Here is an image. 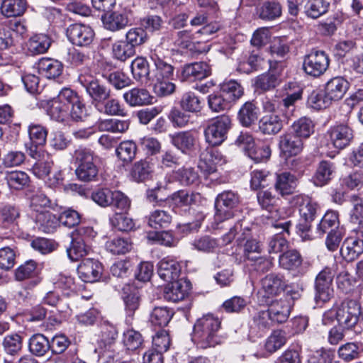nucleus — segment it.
I'll return each instance as SVG.
<instances>
[{
  "label": "nucleus",
  "instance_id": "bf43d9fd",
  "mask_svg": "<svg viewBox=\"0 0 363 363\" xmlns=\"http://www.w3.org/2000/svg\"><path fill=\"white\" fill-rule=\"evenodd\" d=\"M173 315V311L167 307H155L150 314V320L154 325L164 327L172 319Z\"/></svg>",
  "mask_w": 363,
  "mask_h": 363
},
{
  "label": "nucleus",
  "instance_id": "338daca9",
  "mask_svg": "<svg viewBox=\"0 0 363 363\" xmlns=\"http://www.w3.org/2000/svg\"><path fill=\"white\" fill-rule=\"evenodd\" d=\"M131 245L128 239L123 238H114L106 242V248L113 255H121L128 252Z\"/></svg>",
  "mask_w": 363,
  "mask_h": 363
},
{
  "label": "nucleus",
  "instance_id": "f8f14e48",
  "mask_svg": "<svg viewBox=\"0 0 363 363\" xmlns=\"http://www.w3.org/2000/svg\"><path fill=\"white\" fill-rule=\"evenodd\" d=\"M220 29V26L217 23H214L202 27L194 33H191L188 30H180L177 32L174 43L181 48H189L192 40L198 39L199 35L203 37L201 40H208V37L216 33Z\"/></svg>",
  "mask_w": 363,
  "mask_h": 363
},
{
  "label": "nucleus",
  "instance_id": "c9c22d12",
  "mask_svg": "<svg viewBox=\"0 0 363 363\" xmlns=\"http://www.w3.org/2000/svg\"><path fill=\"white\" fill-rule=\"evenodd\" d=\"M35 221L38 230L45 233H53L59 223L58 218L48 211H42L36 213Z\"/></svg>",
  "mask_w": 363,
  "mask_h": 363
},
{
  "label": "nucleus",
  "instance_id": "cd10ccee",
  "mask_svg": "<svg viewBox=\"0 0 363 363\" xmlns=\"http://www.w3.org/2000/svg\"><path fill=\"white\" fill-rule=\"evenodd\" d=\"M347 238L340 247V255L347 262H352L357 259L363 252V239Z\"/></svg>",
  "mask_w": 363,
  "mask_h": 363
},
{
  "label": "nucleus",
  "instance_id": "1a4fd4ad",
  "mask_svg": "<svg viewBox=\"0 0 363 363\" xmlns=\"http://www.w3.org/2000/svg\"><path fill=\"white\" fill-rule=\"evenodd\" d=\"M329 65V57L324 51L312 50L305 56L303 69L308 75L318 77L325 72Z\"/></svg>",
  "mask_w": 363,
  "mask_h": 363
},
{
  "label": "nucleus",
  "instance_id": "e2e57ef3",
  "mask_svg": "<svg viewBox=\"0 0 363 363\" xmlns=\"http://www.w3.org/2000/svg\"><path fill=\"white\" fill-rule=\"evenodd\" d=\"M54 285L55 289L61 290L65 296H70L77 289L74 279L64 274L57 276L54 281Z\"/></svg>",
  "mask_w": 363,
  "mask_h": 363
},
{
  "label": "nucleus",
  "instance_id": "ea45409f",
  "mask_svg": "<svg viewBox=\"0 0 363 363\" xmlns=\"http://www.w3.org/2000/svg\"><path fill=\"white\" fill-rule=\"evenodd\" d=\"M315 125L313 121L307 117H301L295 121L290 127V132L303 139L308 138L314 133Z\"/></svg>",
  "mask_w": 363,
  "mask_h": 363
},
{
  "label": "nucleus",
  "instance_id": "c85d7f7f",
  "mask_svg": "<svg viewBox=\"0 0 363 363\" xmlns=\"http://www.w3.org/2000/svg\"><path fill=\"white\" fill-rule=\"evenodd\" d=\"M169 283L164 288V298L172 302H178L184 299L189 289L187 283L182 279H177Z\"/></svg>",
  "mask_w": 363,
  "mask_h": 363
},
{
  "label": "nucleus",
  "instance_id": "0e129e2a",
  "mask_svg": "<svg viewBox=\"0 0 363 363\" xmlns=\"http://www.w3.org/2000/svg\"><path fill=\"white\" fill-rule=\"evenodd\" d=\"M362 351L361 345L356 342H348L339 348L338 354L341 359L350 362L359 358Z\"/></svg>",
  "mask_w": 363,
  "mask_h": 363
},
{
  "label": "nucleus",
  "instance_id": "412c9836",
  "mask_svg": "<svg viewBox=\"0 0 363 363\" xmlns=\"http://www.w3.org/2000/svg\"><path fill=\"white\" fill-rule=\"evenodd\" d=\"M303 141L290 131L279 137V147L281 153L286 157L298 155L303 150Z\"/></svg>",
  "mask_w": 363,
  "mask_h": 363
},
{
  "label": "nucleus",
  "instance_id": "dca6fc26",
  "mask_svg": "<svg viewBox=\"0 0 363 363\" xmlns=\"http://www.w3.org/2000/svg\"><path fill=\"white\" fill-rule=\"evenodd\" d=\"M285 287L286 282L282 275L272 273L267 275L262 279V287L258 292L259 301L280 294Z\"/></svg>",
  "mask_w": 363,
  "mask_h": 363
},
{
  "label": "nucleus",
  "instance_id": "2f4dec72",
  "mask_svg": "<svg viewBox=\"0 0 363 363\" xmlns=\"http://www.w3.org/2000/svg\"><path fill=\"white\" fill-rule=\"evenodd\" d=\"M297 185L296 177L289 172L277 173L274 184L275 189L281 196L289 195L294 192Z\"/></svg>",
  "mask_w": 363,
  "mask_h": 363
},
{
  "label": "nucleus",
  "instance_id": "de8ad7c7",
  "mask_svg": "<svg viewBox=\"0 0 363 363\" xmlns=\"http://www.w3.org/2000/svg\"><path fill=\"white\" fill-rule=\"evenodd\" d=\"M71 238L70 246L67 249V252L70 259L77 261L89 253L91 247L89 243L81 238Z\"/></svg>",
  "mask_w": 363,
  "mask_h": 363
},
{
  "label": "nucleus",
  "instance_id": "aec40b11",
  "mask_svg": "<svg viewBox=\"0 0 363 363\" xmlns=\"http://www.w3.org/2000/svg\"><path fill=\"white\" fill-rule=\"evenodd\" d=\"M181 271L182 267L179 262L171 257H164L157 264V274L167 282L178 279Z\"/></svg>",
  "mask_w": 363,
  "mask_h": 363
},
{
  "label": "nucleus",
  "instance_id": "052dcab7",
  "mask_svg": "<svg viewBox=\"0 0 363 363\" xmlns=\"http://www.w3.org/2000/svg\"><path fill=\"white\" fill-rule=\"evenodd\" d=\"M5 179L8 185L14 189H22L28 186L30 182L28 175L22 171L8 172L6 174Z\"/></svg>",
  "mask_w": 363,
  "mask_h": 363
},
{
  "label": "nucleus",
  "instance_id": "603ef678",
  "mask_svg": "<svg viewBox=\"0 0 363 363\" xmlns=\"http://www.w3.org/2000/svg\"><path fill=\"white\" fill-rule=\"evenodd\" d=\"M339 226L338 213L334 211H327L320 222L319 223L317 230L322 235L325 233H329V231L335 232Z\"/></svg>",
  "mask_w": 363,
  "mask_h": 363
},
{
  "label": "nucleus",
  "instance_id": "7ed1b4c3",
  "mask_svg": "<svg viewBox=\"0 0 363 363\" xmlns=\"http://www.w3.org/2000/svg\"><path fill=\"white\" fill-rule=\"evenodd\" d=\"M74 159L77 164L75 174L79 180L87 182L96 178L99 170L93 151L86 147H79L74 151Z\"/></svg>",
  "mask_w": 363,
  "mask_h": 363
},
{
  "label": "nucleus",
  "instance_id": "a18cd8bd",
  "mask_svg": "<svg viewBox=\"0 0 363 363\" xmlns=\"http://www.w3.org/2000/svg\"><path fill=\"white\" fill-rule=\"evenodd\" d=\"M26 8V0H2L0 9L6 17H16L23 14Z\"/></svg>",
  "mask_w": 363,
  "mask_h": 363
},
{
  "label": "nucleus",
  "instance_id": "6e6552de",
  "mask_svg": "<svg viewBox=\"0 0 363 363\" xmlns=\"http://www.w3.org/2000/svg\"><path fill=\"white\" fill-rule=\"evenodd\" d=\"M239 195L231 190L219 194L215 201L216 212L215 220L218 222L230 219L234 216L233 209L239 204Z\"/></svg>",
  "mask_w": 363,
  "mask_h": 363
},
{
  "label": "nucleus",
  "instance_id": "4c0bfd02",
  "mask_svg": "<svg viewBox=\"0 0 363 363\" xmlns=\"http://www.w3.org/2000/svg\"><path fill=\"white\" fill-rule=\"evenodd\" d=\"M283 128V122L277 114L265 115L259 121V129L264 135H276Z\"/></svg>",
  "mask_w": 363,
  "mask_h": 363
},
{
  "label": "nucleus",
  "instance_id": "0eeeda50",
  "mask_svg": "<svg viewBox=\"0 0 363 363\" xmlns=\"http://www.w3.org/2000/svg\"><path fill=\"white\" fill-rule=\"evenodd\" d=\"M242 223H236L232 228L230 229L229 232L223 236V240L225 244H228L234 239L236 233L239 230H243L241 235L238 238V240L241 242L245 240L243 244V254L248 259H253L254 257H251L253 253L260 254L262 252V245L260 242L255 238H249L250 229L247 227L242 228Z\"/></svg>",
  "mask_w": 363,
  "mask_h": 363
},
{
  "label": "nucleus",
  "instance_id": "09e8293b",
  "mask_svg": "<svg viewBox=\"0 0 363 363\" xmlns=\"http://www.w3.org/2000/svg\"><path fill=\"white\" fill-rule=\"evenodd\" d=\"M259 108L252 102H246L238 112V120L245 127L250 126L258 118Z\"/></svg>",
  "mask_w": 363,
  "mask_h": 363
},
{
  "label": "nucleus",
  "instance_id": "a878e982",
  "mask_svg": "<svg viewBox=\"0 0 363 363\" xmlns=\"http://www.w3.org/2000/svg\"><path fill=\"white\" fill-rule=\"evenodd\" d=\"M291 222H279L274 225L276 228L282 229L281 233H279L272 237L268 244V252L269 253H279L284 252L288 247V242L282 233L289 235V228Z\"/></svg>",
  "mask_w": 363,
  "mask_h": 363
},
{
  "label": "nucleus",
  "instance_id": "a19ab883",
  "mask_svg": "<svg viewBox=\"0 0 363 363\" xmlns=\"http://www.w3.org/2000/svg\"><path fill=\"white\" fill-rule=\"evenodd\" d=\"M302 257L296 250H289L279 255V266L286 270H295L302 264Z\"/></svg>",
  "mask_w": 363,
  "mask_h": 363
},
{
  "label": "nucleus",
  "instance_id": "49530a36",
  "mask_svg": "<svg viewBox=\"0 0 363 363\" xmlns=\"http://www.w3.org/2000/svg\"><path fill=\"white\" fill-rule=\"evenodd\" d=\"M281 82L279 75L273 72H269L257 76L255 79V86L263 91H269L277 87Z\"/></svg>",
  "mask_w": 363,
  "mask_h": 363
},
{
  "label": "nucleus",
  "instance_id": "4be33fe9",
  "mask_svg": "<svg viewBox=\"0 0 363 363\" xmlns=\"http://www.w3.org/2000/svg\"><path fill=\"white\" fill-rule=\"evenodd\" d=\"M350 87L349 82L343 77L331 78L325 85V91L333 103L342 99Z\"/></svg>",
  "mask_w": 363,
  "mask_h": 363
},
{
  "label": "nucleus",
  "instance_id": "9b49d317",
  "mask_svg": "<svg viewBox=\"0 0 363 363\" xmlns=\"http://www.w3.org/2000/svg\"><path fill=\"white\" fill-rule=\"evenodd\" d=\"M259 302L268 306L267 311L273 323L279 324L285 323L288 320L291 312V306L286 297L275 299L267 297L266 299L259 300Z\"/></svg>",
  "mask_w": 363,
  "mask_h": 363
},
{
  "label": "nucleus",
  "instance_id": "39448f33",
  "mask_svg": "<svg viewBox=\"0 0 363 363\" xmlns=\"http://www.w3.org/2000/svg\"><path fill=\"white\" fill-rule=\"evenodd\" d=\"M231 125V119L227 115H221L211 120L203 131L206 142L211 146L221 145L226 140Z\"/></svg>",
  "mask_w": 363,
  "mask_h": 363
},
{
  "label": "nucleus",
  "instance_id": "f704fd0d",
  "mask_svg": "<svg viewBox=\"0 0 363 363\" xmlns=\"http://www.w3.org/2000/svg\"><path fill=\"white\" fill-rule=\"evenodd\" d=\"M335 171L333 163L323 160L321 161L313 177V183L317 186H323L327 184L333 178Z\"/></svg>",
  "mask_w": 363,
  "mask_h": 363
},
{
  "label": "nucleus",
  "instance_id": "5701e85b",
  "mask_svg": "<svg viewBox=\"0 0 363 363\" xmlns=\"http://www.w3.org/2000/svg\"><path fill=\"white\" fill-rule=\"evenodd\" d=\"M123 99L130 106H143L152 104L154 96L145 88H133L123 94Z\"/></svg>",
  "mask_w": 363,
  "mask_h": 363
},
{
  "label": "nucleus",
  "instance_id": "79ce46f5",
  "mask_svg": "<svg viewBox=\"0 0 363 363\" xmlns=\"http://www.w3.org/2000/svg\"><path fill=\"white\" fill-rule=\"evenodd\" d=\"M171 142L178 150L186 153L193 149L195 137L190 131H182L172 135Z\"/></svg>",
  "mask_w": 363,
  "mask_h": 363
},
{
  "label": "nucleus",
  "instance_id": "5fc2aeb1",
  "mask_svg": "<svg viewBox=\"0 0 363 363\" xmlns=\"http://www.w3.org/2000/svg\"><path fill=\"white\" fill-rule=\"evenodd\" d=\"M152 172V164L147 159L135 162L131 170L132 178L135 182H143L148 179Z\"/></svg>",
  "mask_w": 363,
  "mask_h": 363
},
{
  "label": "nucleus",
  "instance_id": "f257e3e1",
  "mask_svg": "<svg viewBox=\"0 0 363 363\" xmlns=\"http://www.w3.org/2000/svg\"><path fill=\"white\" fill-rule=\"evenodd\" d=\"M45 108L52 120L60 123L79 121L86 116L85 105L69 88H63L56 97L48 101Z\"/></svg>",
  "mask_w": 363,
  "mask_h": 363
},
{
  "label": "nucleus",
  "instance_id": "8fccbe9b",
  "mask_svg": "<svg viewBox=\"0 0 363 363\" xmlns=\"http://www.w3.org/2000/svg\"><path fill=\"white\" fill-rule=\"evenodd\" d=\"M172 220V217L168 211L157 209L148 216L147 224L150 227L157 230L167 228Z\"/></svg>",
  "mask_w": 363,
  "mask_h": 363
},
{
  "label": "nucleus",
  "instance_id": "864d4df0",
  "mask_svg": "<svg viewBox=\"0 0 363 363\" xmlns=\"http://www.w3.org/2000/svg\"><path fill=\"white\" fill-rule=\"evenodd\" d=\"M129 125L128 121L111 118L99 121L98 128L101 131L123 133L129 128Z\"/></svg>",
  "mask_w": 363,
  "mask_h": 363
},
{
  "label": "nucleus",
  "instance_id": "4d7b16f0",
  "mask_svg": "<svg viewBox=\"0 0 363 363\" xmlns=\"http://www.w3.org/2000/svg\"><path fill=\"white\" fill-rule=\"evenodd\" d=\"M171 79L152 78L150 83L152 85L154 93L160 97L172 94L175 91L176 86L170 82Z\"/></svg>",
  "mask_w": 363,
  "mask_h": 363
},
{
  "label": "nucleus",
  "instance_id": "20e7f679",
  "mask_svg": "<svg viewBox=\"0 0 363 363\" xmlns=\"http://www.w3.org/2000/svg\"><path fill=\"white\" fill-rule=\"evenodd\" d=\"M91 199L101 207L113 206L122 211H126L130 206L129 199L123 192L106 187L93 191Z\"/></svg>",
  "mask_w": 363,
  "mask_h": 363
},
{
  "label": "nucleus",
  "instance_id": "f03ea898",
  "mask_svg": "<svg viewBox=\"0 0 363 363\" xmlns=\"http://www.w3.org/2000/svg\"><path fill=\"white\" fill-rule=\"evenodd\" d=\"M221 322L218 318L207 314L197 319L192 334V340L200 347H214L220 342L218 332Z\"/></svg>",
  "mask_w": 363,
  "mask_h": 363
},
{
  "label": "nucleus",
  "instance_id": "7c9ffc66",
  "mask_svg": "<svg viewBox=\"0 0 363 363\" xmlns=\"http://www.w3.org/2000/svg\"><path fill=\"white\" fill-rule=\"evenodd\" d=\"M63 65L57 60L43 57L38 63L39 73L48 79H56L63 71Z\"/></svg>",
  "mask_w": 363,
  "mask_h": 363
},
{
  "label": "nucleus",
  "instance_id": "6ab92c4d",
  "mask_svg": "<svg viewBox=\"0 0 363 363\" xmlns=\"http://www.w3.org/2000/svg\"><path fill=\"white\" fill-rule=\"evenodd\" d=\"M39 270L38 265L33 260H29L20 265L15 270V279L18 281H23L30 279L27 288L33 289L38 285L40 279L38 277Z\"/></svg>",
  "mask_w": 363,
  "mask_h": 363
},
{
  "label": "nucleus",
  "instance_id": "c03bdc74",
  "mask_svg": "<svg viewBox=\"0 0 363 363\" xmlns=\"http://www.w3.org/2000/svg\"><path fill=\"white\" fill-rule=\"evenodd\" d=\"M28 347L33 354L42 357L50 350V342L45 335L38 333L30 338Z\"/></svg>",
  "mask_w": 363,
  "mask_h": 363
},
{
  "label": "nucleus",
  "instance_id": "2eb2a0df",
  "mask_svg": "<svg viewBox=\"0 0 363 363\" xmlns=\"http://www.w3.org/2000/svg\"><path fill=\"white\" fill-rule=\"evenodd\" d=\"M67 35L70 42L77 46L88 47L94 41L95 33L93 29L83 24H73L69 26Z\"/></svg>",
  "mask_w": 363,
  "mask_h": 363
},
{
  "label": "nucleus",
  "instance_id": "a211bd4d",
  "mask_svg": "<svg viewBox=\"0 0 363 363\" xmlns=\"http://www.w3.org/2000/svg\"><path fill=\"white\" fill-rule=\"evenodd\" d=\"M102 265L96 259H84L77 268L79 278L84 282H95L102 274Z\"/></svg>",
  "mask_w": 363,
  "mask_h": 363
},
{
  "label": "nucleus",
  "instance_id": "bb28decb",
  "mask_svg": "<svg viewBox=\"0 0 363 363\" xmlns=\"http://www.w3.org/2000/svg\"><path fill=\"white\" fill-rule=\"evenodd\" d=\"M293 204L298 208L302 219L312 221L317 211L318 205L311 198L304 195H297L293 197Z\"/></svg>",
  "mask_w": 363,
  "mask_h": 363
},
{
  "label": "nucleus",
  "instance_id": "ddd939ff",
  "mask_svg": "<svg viewBox=\"0 0 363 363\" xmlns=\"http://www.w3.org/2000/svg\"><path fill=\"white\" fill-rule=\"evenodd\" d=\"M333 277L334 273L328 267H324L317 274L315 280V299L316 302H326L330 298Z\"/></svg>",
  "mask_w": 363,
  "mask_h": 363
},
{
  "label": "nucleus",
  "instance_id": "13d9d810",
  "mask_svg": "<svg viewBox=\"0 0 363 363\" xmlns=\"http://www.w3.org/2000/svg\"><path fill=\"white\" fill-rule=\"evenodd\" d=\"M112 53L114 58L125 62L135 55V50L125 40H118L112 45Z\"/></svg>",
  "mask_w": 363,
  "mask_h": 363
},
{
  "label": "nucleus",
  "instance_id": "58836bf2",
  "mask_svg": "<svg viewBox=\"0 0 363 363\" xmlns=\"http://www.w3.org/2000/svg\"><path fill=\"white\" fill-rule=\"evenodd\" d=\"M282 8L281 4L276 1H264L257 9L258 17L266 21H272L281 16Z\"/></svg>",
  "mask_w": 363,
  "mask_h": 363
},
{
  "label": "nucleus",
  "instance_id": "c756f323",
  "mask_svg": "<svg viewBox=\"0 0 363 363\" xmlns=\"http://www.w3.org/2000/svg\"><path fill=\"white\" fill-rule=\"evenodd\" d=\"M133 77L142 84H147L151 81L150 66L147 60L143 57H137L130 64Z\"/></svg>",
  "mask_w": 363,
  "mask_h": 363
},
{
  "label": "nucleus",
  "instance_id": "6e6d98bb",
  "mask_svg": "<svg viewBox=\"0 0 363 363\" xmlns=\"http://www.w3.org/2000/svg\"><path fill=\"white\" fill-rule=\"evenodd\" d=\"M329 3L325 0H308L304 6V13L311 18L315 19L325 13Z\"/></svg>",
  "mask_w": 363,
  "mask_h": 363
},
{
  "label": "nucleus",
  "instance_id": "b1692460",
  "mask_svg": "<svg viewBox=\"0 0 363 363\" xmlns=\"http://www.w3.org/2000/svg\"><path fill=\"white\" fill-rule=\"evenodd\" d=\"M116 290L121 293V296L124 301L125 308L130 314L134 313L138 309L140 303V294L138 289L133 284L125 283L123 286L121 284L115 286Z\"/></svg>",
  "mask_w": 363,
  "mask_h": 363
},
{
  "label": "nucleus",
  "instance_id": "473e14b6",
  "mask_svg": "<svg viewBox=\"0 0 363 363\" xmlns=\"http://www.w3.org/2000/svg\"><path fill=\"white\" fill-rule=\"evenodd\" d=\"M118 335L116 328L111 325H106L101 331V338L99 347L100 353L104 356L107 353L108 357H113V345Z\"/></svg>",
  "mask_w": 363,
  "mask_h": 363
},
{
  "label": "nucleus",
  "instance_id": "69168bd1",
  "mask_svg": "<svg viewBox=\"0 0 363 363\" xmlns=\"http://www.w3.org/2000/svg\"><path fill=\"white\" fill-rule=\"evenodd\" d=\"M183 110L191 113L199 112L202 108L201 101L193 92L184 93L180 101Z\"/></svg>",
  "mask_w": 363,
  "mask_h": 363
},
{
  "label": "nucleus",
  "instance_id": "f3484780",
  "mask_svg": "<svg viewBox=\"0 0 363 363\" xmlns=\"http://www.w3.org/2000/svg\"><path fill=\"white\" fill-rule=\"evenodd\" d=\"M327 134L333 147L338 150H342L348 146L353 138L352 130L343 124L330 127Z\"/></svg>",
  "mask_w": 363,
  "mask_h": 363
},
{
  "label": "nucleus",
  "instance_id": "774afa93",
  "mask_svg": "<svg viewBox=\"0 0 363 363\" xmlns=\"http://www.w3.org/2000/svg\"><path fill=\"white\" fill-rule=\"evenodd\" d=\"M22 337L17 333L4 337L2 345L4 351L11 355L18 354L22 349Z\"/></svg>",
  "mask_w": 363,
  "mask_h": 363
},
{
  "label": "nucleus",
  "instance_id": "423d86ee",
  "mask_svg": "<svg viewBox=\"0 0 363 363\" xmlns=\"http://www.w3.org/2000/svg\"><path fill=\"white\" fill-rule=\"evenodd\" d=\"M361 306L352 299L344 301L337 308L336 319L339 325L345 330H352L359 323Z\"/></svg>",
  "mask_w": 363,
  "mask_h": 363
},
{
  "label": "nucleus",
  "instance_id": "680f3d73",
  "mask_svg": "<svg viewBox=\"0 0 363 363\" xmlns=\"http://www.w3.org/2000/svg\"><path fill=\"white\" fill-rule=\"evenodd\" d=\"M220 91L230 102L238 99L243 94L242 87L235 80L224 82L220 86Z\"/></svg>",
  "mask_w": 363,
  "mask_h": 363
},
{
  "label": "nucleus",
  "instance_id": "393cba45",
  "mask_svg": "<svg viewBox=\"0 0 363 363\" xmlns=\"http://www.w3.org/2000/svg\"><path fill=\"white\" fill-rule=\"evenodd\" d=\"M210 66L204 62H194L186 65L182 72L184 80H201L211 74Z\"/></svg>",
  "mask_w": 363,
  "mask_h": 363
},
{
  "label": "nucleus",
  "instance_id": "37998d69",
  "mask_svg": "<svg viewBox=\"0 0 363 363\" xmlns=\"http://www.w3.org/2000/svg\"><path fill=\"white\" fill-rule=\"evenodd\" d=\"M51 45L50 38L45 34H37L32 36L26 45L28 52L32 55H39L45 52Z\"/></svg>",
  "mask_w": 363,
  "mask_h": 363
},
{
  "label": "nucleus",
  "instance_id": "e433bc0d",
  "mask_svg": "<svg viewBox=\"0 0 363 363\" xmlns=\"http://www.w3.org/2000/svg\"><path fill=\"white\" fill-rule=\"evenodd\" d=\"M102 21L105 28L111 31L121 30L128 24L126 15L118 11L106 12L102 16Z\"/></svg>",
  "mask_w": 363,
  "mask_h": 363
},
{
  "label": "nucleus",
  "instance_id": "3c124183",
  "mask_svg": "<svg viewBox=\"0 0 363 363\" xmlns=\"http://www.w3.org/2000/svg\"><path fill=\"white\" fill-rule=\"evenodd\" d=\"M283 89L286 91V96L281 101V105L285 108L294 106L302 97L303 90L296 82H289Z\"/></svg>",
  "mask_w": 363,
  "mask_h": 363
},
{
  "label": "nucleus",
  "instance_id": "72a5a7b5",
  "mask_svg": "<svg viewBox=\"0 0 363 363\" xmlns=\"http://www.w3.org/2000/svg\"><path fill=\"white\" fill-rule=\"evenodd\" d=\"M169 199L174 208H183L196 204L200 200L201 195L183 189L173 193Z\"/></svg>",
  "mask_w": 363,
  "mask_h": 363
},
{
  "label": "nucleus",
  "instance_id": "9d476101",
  "mask_svg": "<svg viewBox=\"0 0 363 363\" xmlns=\"http://www.w3.org/2000/svg\"><path fill=\"white\" fill-rule=\"evenodd\" d=\"M79 82L94 102H104L111 96V89L91 75L80 74Z\"/></svg>",
  "mask_w": 363,
  "mask_h": 363
},
{
  "label": "nucleus",
  "instance_id": "4468645a",
  "mask_svg": "<svg viewBox=\"0 0 363 363\" xmlns=\"http://www.w3.org/2000/svg\"><path fill=\"white\" fill-rule=\"evenodd\" d=\"M150 57L155 66L152 78L172 79L174 67L170 59L163 55L162 48L157 47L152 50Z\"/></svg>",
  "mask_w": 363,
  "mask_h": 363
}]
</instances>
